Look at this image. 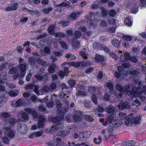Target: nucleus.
Segmentation results:
<instances>
[{"label":"nucleus","instance_id":"50","mask_svg":"<svg viewBox=\"0 0 146 146\" xmlns=\"http://www.w3.org/2000/svg\"><path fill=\"white\" fill-rule=\"evenodd\" d=\"M69 85L71 87L74 86L75 84V81L72 80H70L68 81Z\"/></svg>","mask_w":146,"mask_h":146},{"label":"nucleus","instance_id":"47","mask_svg":"<svg viewBox=\"0 0 146 146\" xmlns=\"http://www.w3.org/2000/svg\"><path fill=\"white\" fill-rule=\"evenodd\" d=\"M53 54L54 56L58 57H60L62 55V52L59 51H55L53 52Z\"/></svg>","mask_w":146,"mask_h":146},{"label":"nucleus","instance_id":"63","mask_svg":"<svg viewBox=\"0 0 146 146\" xmlns=\"http://www.w3.org/2000/svg\"><path fill=\"white\" fill-rule=\"evenodd\" d=\"M42 90L45 92H47L50 90V89L49 87L47 86H45L43 87Z\"/></svg>","mask_w":146,"mask_h":146},{"label":"nucleus","instance_id":"59","mask_svg":"<svg viewBox=\"0 0 146 146\" xmlns=\"http://www.w3.org/2000/svg\"><path fill=\"white\" fill-rule=\"evenodd\" d=\"M59 23L61 24L63 27H65L68 26L69 24V23L68 22H64L63 21H61L59 22Z\"/></svg>","mask_w":146,"mask_h":146},{"label":"nucleus","instance_id":"60","mask_svg":"<svg viewBox=\"0 0 146 146\" xmlns=\"http://www.w3.org/2000/svg\"><path fill=\"white\" fill-rule=\"evenodd\" d=\"M50 58L52 60V62L54 63L56 61H57L58 59L56 57H55L53 55L51 56L50 57Z\"/></svg>","mask_w":146,"mask_h":146},{"label":"nucleus","instance_id":"2","mask_svg":"<svg viewBox=\"0 0 146 146\" xmlns=\"http://www.w3.org/2000/svg\"><path fill=\"white\" fill-rule=\"evenodd\" d=\"M124 122L122 121L117 120L115 121L114 115H112L108 116L106 119L105 122L104 123V125H106L108 124H110L111 127H116L122 125Z\"/></svg>","mask_w":146,"mask_h":146},{"label":"nucleus","instance_id":"34","mask_svg":"<svg viewBox=\"0 0 146 146\" xmlns=\"http://www.w3.org/2000/svg\"><path fill=\"white\" fill-rule=\"evenodd\" d=\"M108 13L110 16L112 17H114L116 14V12L114 9H111L109 10Z\"/></svg>","mask_w":146,"mask_h":146},{"label":"nucleus","instance_id":"35","mask_svg":"<svg viewBox=\"0 0 146 146\" xmlns=\"http://www.w3.org/2000/svg\"><path fill=\"white\" fill-rule=\"evenodd\" d=\"M81 33L79 31H76L74 33L73 35L74 37L76 38H80L81 36Z\"/></svg>","mask_w":146,"mask_h":146},{"label":"nucleus","instance_id":"54","mask_svg":"<svg viewBox=\"0 0 146 146\" xmlns=\"http://www.w3.org/2000/svg\"><path fill=\"white\" fill-rule=\"evenodd\" d=\"M1 116L4 118H8L10 117V114L7 112L2 113L1 114Z\"/></svg>","mask_w":146,"mask_h":146},{"label":"nucleus","instance_id":"16","mask_svg":"<svg viewBox=\"0 0 146 146\" xmlns=\"http://www.w3.org/2000/svg\"><path fill=\"white\" fill-rule=\"evenodd\" d=\"M105 111L109 113H113L115 111V108L113 105H110L105 109Z\"/></svg>","mask_w":146,"mask_h":146},{"label":"nucleus","instance_id":"6","mask_svg":"<svg viewBox=\"0 0 146 146\" xmlns=\"http://www.w3.org/2000/svg\"><path fill=\"white\" fill-rule=\"evenodd\" d=\"M89 15L86 16V17L87 19L89 20V24L90 26L94 25V13L92 12H89Z\"/></svg>","mask_w":146,"mask_h":146},{"label":"nucleus","instance_id":"26","mask_svg":"<svg viewBox=\"0 0 146 146\" xmlns=\"http://www.w3.org/2000/svg\"><path fill=\"white\" fill-rule=\"evenodd\" d=\"M37 60L38 63L42 66H47V64L46 62L43 61L42 59H40L39 58L38 59H37Z\"/></svg>","mask_w":146,"mask_h":146},{"label":"nucleus","instance_id":"48","mask_svg":"<svg viewBox=\"0 0 146 146\" xmlns=\"http://www.w3.org/2000/svg\"><path fill=\"white\" fill-rule=\"evenodd\" d=\"M23 103V101L21 99H18L16 102V105L17 107L20 106Z\"/></svg>","mask_w":146,"mask_h":146},{"label":"nucleus","instance_id":"28","mask_svg":"<svg viewBox=\"0 0 146 146\" xmlns=\"http://www.w3.org/2000/svg\"><path fill=\"white\" fill-rule=\"evenodd\" d=\"M126 116L125 113L122 112H120L119 113V116L120 119L123 121H124L123 119H125L126 117Z\"/></svg>","mask_w":146,"mask_h":146},{"label":"nucleus","instance_id":"1","mask_svg":"<svg viewBox=\"0 0 146 146\" xmlns=\"http://www.w3.org/2000/svg\"><path fill=\"white\" fill-rule=\"evenodd\" d=\"M130 93L134 97L139 96L141 101L145 100L146 99L145 97L142 95L143 93L146 95V86H144L142 90L139 88L134 87L131 91H130Z\"/></svg>","mask_w":146,"mask_h":146},{"label":"nucleus","instance_id":"55","mask_svg":"<svg viewBox=\"0 0 146 146\" xmlns=\"http://www.w3.org/2000/svg\"><path fill=\"white\" fill-rule=\"evenodd\" d=\"M131 61L134 63H136L138 61V59L135 56H133L131 57L130 59Z\"/></svg>","mask_w":146,"mask_h":146},{"label":"nucleus","instance_id":"31","mask_svg":"<svg viewBox=\"0 0 146 146\" xmlns=\"http://www.w3.org/2000/svg\"><path fill=\"white\" fill-rule=\"evenodd\" d=\"M106 85L110 91H111L113 90L114 86V84L113 83L108 82L107 83Z\"/></svg>","mask_w":146,"mask_h":146},{"label":"nucleus","instance_id":"12","mask_svg":"<svg viewBox=\"0 0 146 146\" xmlns=\"http://www.w3.org/2000/svg\"><path fill=\"white\" fill-rule=\"evenodd\" d=\"M25 110L29 114H32L33 117L34 118H36L37 117V113L35 111L32 110L31 108H25Z\"/></svg>","mask_w":146,"mask_h":146},{"label":"nucleus","instance_id":"5","mask_svg":"<svg viewBox=\"0 0 146 146\" xmlns=\"http://www.w3.org/2000/svg\"><path fill=\"white\" fill-rule=\"evenodd\" d=\"M63 143L60 138L54 139L53 141H49L48 143V146H60Z\"/></svg>","mask_w":146,"mask_h":146},{"label":"nucleus","instance_id":"39","mask_svg":"<svg viewBox=\"0 0 146 146\" xmlns=\"http://www.w3.org/2000/svg\"><path fill=\"white\" fill-rule=\"evenodd\" d=\"M34 87V85L33 84H27L26 86L25 87V89L26 90L29 89L31 90Z\"/></svg>","mask_w":146,"mask_h":146},{"label":"nucleus","instance_id":"19","mask_svg":"<svg viewBox=\"0 0 146 146\" xmlns=\"http://www.w3.org/2000/svg\"><path fill=\"white\" fill-rule=\"evenodd\" d=\"M80 13L79 12L72 13L70 15V17L74 20H76L77 18L79 17Z\"/></svg>","mask_w":146,"mask_h":146},{"label":"nucleus","instance_id":"58","mask_svg":"<svg viewBox=\"0 0 146 146\" xmlns=\"http://www.w3.org/2000/svg\"><path fill=\"white\" fill-rule=\"evenodd\" d=\"M47 35L46 33H43L40 35H38L36 37V38L39 39L44 38L47 36Z\"/></svg>","mask_w":146,"mask_h":146},{"label":"nucleus","instance_id":"57","mask_svg":"<svg viewBox=\"0 0 146 146\" xmlns=\"http://www.w3.org/2000/svg\"><path fill=\"white\" fill-rule=\"evenodd\" d=\"M9 122L11 125H14L16 123V120L13 118H11L10 119Z\"/></svg>","mask_w":146,"mask_h":146},{"label":"nucleus","instance_id":"36","mask_svg":"<svg viewBox=\"0 0 146 146\" xmlns=\"http://www.w3.org/2000/svg\"><path fill=\"white\" fill-rule=\"evenodd\" d=\"M72 44L74 46L78 48H79L80 47V46L79 45V42L75 40H73L72 42Z\"/></svg>","mask_w":146,"mask_h":146},{"label":"nucleus","instance_id":"30","mask_svg":"<svg viewBox=\"0 0 146 146\" xmlns=\"http://www.w3.org/2000/svg\"><path fill=\"white\" fill-rule=\"evenodd\" d=\"M140 4L139 5V6L140 8L142 9L143 7H146V0H140Z\"/></svg>","mask_w":146,"mask_h":146},{"label":"nucleus","instance_id":"17","mask_svg":"<svg viewBox=\"0 0 146 146\" xmlns=\"http://www.w3.org/2000/svg\"><path fill=\"white\" fill-rule=\"evenodd\" d=\"M132 124H134L135 125L139 124L140 123L141 120L140 118L138 117H134L133 116L132 114V117H131Z\"/></svg>","mask_w":146,"mask_h":146},{"label":"nucleus","instance_id":"10","mask_svg":"<svg viewBox=\"0 0 146 146\" xmlns=\"http://www.w3.org/2000/svg\"><path fill=\"white\" fill-rule=\"evenodd\" d=\"M82 115L81 112L79 111H77L76 113L74 114L73 118L75 121L79 122L81 120V116Z\"/></svg>","mask_w":146,"mask_h":146},{"label":"nucleus","instance_id":"18","mask_svg":"<svg viewBox=\"0 0 146 146\" xmlns=\"http://www.w3.org/2000/svg\"><path fill=\"white\" fill-rule=\"evenodd\" d=\"M132 114H130L127 117H126L125 121V124L127 126L129 125V124H132Z\"/></svg>","mask_w":146,"mask_h":146},{"label":"nucleus","instance_id":"33","mask_svg":"<svg viewBox=\"0 0 146 146\" xmlns=\"http://www.w3.org/2000/svg\"><path fill=\"white\" fill-rule=\"evenodd\" d=\"M36 58H37V57L35 56V57H30L29 58V62L32 66L34 65L35 62Z\"/></svg>","mask_w":146,"mask_h":146},{"label":"nucleus","instance_id":"37","mask_svg":"<svg viewBox=\"0 0 146 146\" xmlns=\"http://www.w3.org/2000/svg\"><path fill=\"white\" fill-rule=\"evenodd\" d=\"M66 57L68 60L69 59H72L75 58V57L74 54L68 53L66 54Z\"/></svg>","mask_w":146,"mask_h":146},{"label":"nucleus","instance_id":"40","mask_svg":"<svg viewBox=\"0 0 146 146\" xmlns=\"http://www.w3.org/2000/svg\"><path fill=\"white\" fill-rule=\"evenodd\" d=\"M94 142L95 143L99 144L101 142V138L100 136L98 137L97 138H94Z\"/></svg>","mask_w":146,"mask_h":146},{"label":"nucleus","instance_id":"9","mask_svg":"<svg viewBox=\"0 0 146 146\" xmlns=\"http://www.w3.org/2000/svg\"><path fill=\"white\" fill-rule=\"evenodd\" d=\"M6 131V133L7 135L10 138H14L15 136V132L9 127H7L5 128Z\"/></svg>","mask_w":146,"mask_h":146},{"label":"nucleus","instance_id":"4","mask_svg":"<svg viewBox=\"0 0 146 146\" xmlns=\"http://www.w3.org/2000/svg\"><path fill=\"white\" fill-rule=\"evenodd\" d=\"M116 88L119 91L120 93L119 94V96L120 97L122 96L123 93L126 92H128L130 89L129 86L128 85L125 86L124 87L119 84L117 85Z\"/></svg>","mask_w":146,"mask_h":146},{"label":"nucleus","instance_id":"20","mask_svg":"<svg viewBox=\"0 0 146 146\" xmlns=\"http://www.w3.org/2000/svg\"><path fill=\"white\" fill-rule=\"evenodd\" d=\"M112 44L113 46L116 48L119 46L120 45V42L118 40L113 39L111 40Z\"/></svg>","mask_w":146,"mask_h":146},{"label":"nucleus","instance_id":"27","mask_svg":"<svg viewBox=\"0 0 146 146\" xmlns=\"http://www.w3.org/2000/svg\"><path fill=\"white\" fill-rule=\"evenodd\" d=\"M54 26L52 25H50L48 28V32L50 35H52L54 34Z\"/></svg>","mask_w":146,"mask_h":146},{"label":"nucleus","instance_id":"15","mask_svg":"<svg viewBox=\"0 0 146 146\" xmlns=\"http://www.w3.org/2000/svg\"><path fill=\"white\" fill-rule=\"evenodd\" d=\"M69 131H60L57 132V135L58 136L64 137L69 133Z\"/></svg>","mask_w":146,"mask_h":146},{"label":"nucleus","instance_id":"3","mask_svg":"<svg viewBox=\"0 0 146 146\" xmlns=\"http://www.w3.org/2000/svg\"><path fill=\"white\" fill-rule=\"evenodd\" d=\"M24 61V59L22 58H20L19 60V63L20 64L19 66V67L20 69V71L21 72V77H20V78H22L23 77L27 70V65L26 64H21V63L23 62Z\"/></svg>","mask_w":146,"mask_h":146},{"label":"nucleus","instance_id":"56","mask_svg":"<svg viewBox=\"0 0 146 146\" xmlns=\"http://www.w3.org/2000/svg\"><path fill=\"white\" fill-rule=\"evenodd\" d=\"M70 65L74 67H77L80 66V62H74L71 63Z\"/></svg>","mask_w":146,"mask_h":146},{"label":"nucleus","instance_id":"45","mask_svg":"<svg viewBox=\"0 0 146 146\" xmlns=\"http://www.w3.org/2000/svg\"><path fill=\"white\" fill-rule=\"evenodd\" d=\"M58 129V128L56 124L55 125H54L51 128H50V130L51 131L55 132Z\"/></svg>","mask_w":146,"mask_h":146},{"label":"nucleus","instance_id":"41","mask_svg":"<svg viewBox=\"0 0 146 146\" xmlns=\"http://www.w3.org/2000/svg\"><path fill=\"white\" fill-rule=\"evenodd\" d=\"M129 74L133 76L137 75L139 74V71L137 70H133L130 71Z\"/></svg>","mask_w":146,"mask_h":146},{"label":"nucleus","instance_id":"62","mask_svg":"<svg viewBox=\"0 0 146 146\" xmlns=\"http://www.w3.org/2000/svg\"><path fill=\"white\" fill-rule=\"evenodd\" d=\"M141 104V103L139 101L138 99L135 100L133 103V104L134 106H139Z\"/></svg>","mask_w":146,"mask_h":146},{"label":"nucleus","instance_id":"32","mask_svg":"<svg viewBox=\"0 0 146 146\" xmlns=\"http://www.w3.org/2000/svg\"><path fill=\"white\" fill-rule=\"evenodd\" d=\"M134 7H133L130 10L131 12L133 13H136L138 12V8L137 7V5L135 6H134Z\"/></svg>","mask_w":146,"mask_h":146},{"label":"nucleus","instance_id":"51","mask_svg":"<svg viewBox=\"0 0 146 146\" xmlns=\"http://www.w3.org/2000/svg\"><path fill=\"white\" fill-rule=\"evenodd\" d=\"M49 87L50 90H53L56 89V85L55 83H52L50 85Z\"/></svg>","mask_w":146,"mask_h":146},{"label":"nucleus","instance_id":"49","mask_svg":"<svg viewBox=\"0 0 146 146\" xmlns=\"http://www.w3.org/2000/svg\"><path fill=\"white\" fill-rule=\"evenodd\" d=\"M7 100V98L5 97H0V104H3L6 102Z\"/></svg>","mask_w":146,"mask_h":146},{"label":"nucleus","instance_id":"21","mask_svg":"<svg viewBox=\"0 0 146 146\" xmlns=\"http://www.w3.org/2000/svg\"><path fill=\"white\" fill-rule=\"evenodd\" d=\"M91 133L89 131L81 132V135H82L83 138L85 139L88 137L90 136Z\"/></svg>","mask_w":146,"mask_h":146},{"label":"nucleus","instance_id":"23","mask_svg":"<svg viewBox=\"0 0 146 146\" xmlns=\"http://www.w3.org/2000/svg\"><path fill=\"white\" fill-rule=\"evenodd\" d=\"M124 23L125 25H127L128 26H130L132 25V22L130 18L127 17L125 19Z\"/></svg>","mask_w":146,"mask_h":146},{"label":"nucleus","instance_id":"11","mask_svg":"<svg viewBox=\"0 0 146 146\" xmlns=\"http://www.w3.org/2000/svg\"><path fill=\"white\" fill-rule=\"evenodd\" d=\"M45 120V118L43 116H40L38 119L39 122L37 125L38 127V128L42 127L44 125Z\"/></svg>","mask_w":146,"mask_h":146},{"label":"nucleus","instance_id":"7","mask_svg":"<svg viewBox=\"0 0 146 146\" xmlns=\"http://www.w3.org/2000/svg\"><path fill=\"white\" fill-rule=\"evenodd\" d=\"M18 126V130L20 133L24 134L27 132V127L24 123L19 124Z\"/></svg>","mask_w":146,"mask_h":146},{"label":"nucleus","instance_id":"46","mask_svg":"<svg viewBox=\"0 0 146 146\" xmlns=\"http://www.w3.org/2000/svg\"><path fill=\"white\" fill-rule=\"evenodd\" d=\"M91 98L92 100L94 103L95 104H97V101L96 96L94 94H93L91 96Z\"/></svg>","mask_w":146,"mask_h":146},{"label":"nucleus","instance_id":"22","mask_svg":"<svg viewBox=\"0 0 146 146\" xmlns=\"http://www.w3.org/2000/svg\"><path fill=\"white\" fill-rule=\"evenodd\" d=\"M17 5L18 4L16 3L12 6H9L7 7L6 9V10L7 11H11L13 10H15L17 9Z\"/></svg>","mask_w":146,"mask_h":146},{"label":"nucleus","instance_id":"8","mask_svg":"<svg viewBox=\"0 0 146 146\" xmlns=\"http://www.w3.org/2000/svg\"><path fill=\"white\" fill-rule=\"evenodd\" d=\"M130 105L128 102H121L118 105L119 108L121 110L130 108Z\"/></svg>","mask_w":146,"mask_h":146},{"label":"nucleus","instance_id":"25","mask_svg":"<svg viewBox=\"0 0 146 146\" xmlns=\"http://www.w3.org/2000/svg\"><path fill=\"white\" fill-rule=\"evenodd\" d=\"M110 56L115 60H117L118 59V57L117 55L113 52H111L109 54Z\"/></svg>","mask_w":146,"mask_h":146},{"label":"nucleus","instance_id":"24","mask_svg":"<svg viewBox=\"0 0 146 146\" xmlns=\"http://www.w3.org/2000/svg\"><path fill=\"white\" fill-rule=\"evenodd\" d=\"M93 48L96 49H100L101 48V46L100 44L98 42H95L93 44Z\"/></svg>","mask_w":146,"mask_h":146},{"label":"nucleus","instance_id":"38","mask_svg":"<svg viewBox=\"0 0 146 146\" xmlns=\"http://www.w3.org/2000/svg\"><path fill=\"white\" fill-rule=\"evenodd\" d=\"M95 59L97 60L100 62L103 61L104 60V57L99 55H97L96 56Z\"/></svg>","mask_w":146,"mask_h":146},{"label":"nucleus","instance_id":"14","mask_svg":"<svg viewBox=\"0 0 146 146\" xmlns=\"http://www.w3.org/2000/svg\"><path fill=\"white\" fill-rule=\"evenodd\" d=\"M124 68L123 66H119L118 68V71H116L115 73V76L117 78H119L121 75V72L123 71Z\"/></svg>","mask_w":146,"mask_h":146},{"label":"nucleus","instance_id":"43","mask_svg":"<svg viewBox=\"0 0 146 146\" xmlns=\"http://www.w3.org/2000/svg\"><path fill=\"white\" fill-rule=\"evenodd\" d=\"M101 12L102 15L103 17H106L108 13L107 11L104 8L102 9Z\"/></svg>","mask_w":146,"mask_h":146},{"label":"nucleus","instance_id":"52","mask_svg":"<svg viewBox=\"0 0 146 146\" xmlns=\"http://www.w3.org/2000/svg\"><path fill=\"white\" fill-rule=\"evenodd\" d=\"M17 71V68L15 67H13L10 68L9 70V73L11 74H15Z\"/></svg>","mask_w":146,"mask_h":146},{"label":"nucleus","instance_id":"61","mask_svg":"<svg viewBox=\"0 0 146 146\" xmlns=\"http://www.w3.org/2000/svg\"><path fill=\"white\" fill-rule=\"evenodd\" d=\"M56 107L59 109V108L61 106V104L60 102V101L58 100H56Z\"/></svg>","mask_w":146,"mask_h":146},{"label":"nucleus","instance_id":"29","mask_svg":"<svg viewBox=\"0 0 146 146\" xmlns=\"http://www.w3.org/2000/svg\"><path fill=\"white\" fill-rule=\"evenodd\" d=\"M123 38L127 41H131L132 39V37L129 35H124L123 36Z\"/></svg>","mask_w":146,"mask_h":146},{"label":"nucleus","instance_id":"42","mask_svg":"<svg viewBox=\"0 0 146 146\" xmlns=\"http://www.w3.org/2000/svg\"><path fill=\"white\" fill-rule=\"evenodd\" d=\"M85 118L86 120L89 122H93L94 119H92L91 116L88 115H86L85 116Z\"/></svg>","mask_w":146,"mask_h":146},{"label":"nucleus","instance_id":"44","mask_svg":"<svg viewBox=\"0 0 146 146\" xmlns=\"http://www.w3.org/2000/svg\"><path fill=\"white\" fill-rule=\"evenodd\" d=\"M108 22L109 24L112 25H115L116 23V21L114 19H110L108 20Z\"/></svg>","mask_w":146,"mask_h":146},{"label":"nucleus","instance_id":"64","mask_svg":"<svg viewBox=\"0 0 146 146\" xmlns=\"http://www.w3.org/2000/svg\"><path fill=\"white\" fill-rule=\"evenodd\" d=\"M89 91L92 94H94L96 92V88L94 87H91L90 88Z\"/></svg>","mask_w":146,"mask_h":146},{"label":"nucleus","instance_id":"53","mask_svg":"<svg viewBox=\"0 0 146 146\" xmlns=\"http://www.w3.org/2000/svg\"><path fill=\"white\" fill-rule=\"evenodd\" d=\"M22 117L23 119L25 120H27L29 118L28 114L26 112H24L22 113Z\"/></svg>","mask_w":146,"mask_h":146},{"label":"nucleus","instance_id":"13","mask_svg":"<svg viewBox=\"0 0 146 146\" xmlns=\"http://www.w3.org/2000/svg\"><path fill=\"white\" fill-rule=\"evenodd\" d=\"M62 119V118H59L58 117H55L54 118V121L57 125L58 129L63 128L62 125L60 123V121Z\"/></svg>","mask_w":146,"mask_h":146}]
</instances>
